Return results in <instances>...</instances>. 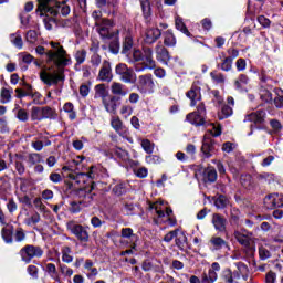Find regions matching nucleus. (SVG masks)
Returning <instances> with one entry per match:
<instances>
[{
	"label": "nucleus",
	"instance_id": "1",
	"mask_svg": "<svg viewBox=\"0 0 283 283\" xmlns=\"http://www.w3.org/2000/svg\"><path fill=\"white\" fill-rule=\"evenodd\" d=\"M52 50L45 51L43 46H36L35 52L43 56L45 54L46 63H53L57 70L50 72V69L40 72V80L44 85H59L60 81H64L65 75L63 67L70 65L72 59L67 55V51L59 42H50Z\"/></svg>",
	"mask_w": 283,
	"mask_h": 283
},
{
	"label": "nucleus",
	"instance_id": "2",
	"mask_svg": "<svg viewBox=\"0 0 283 283\" xmlns=\"http://www.w3.org/2000/svg\"><path fill=\"white\" fill-rule=\"evenodd\" d=\"M38 12L46 14V17L50 14L51 17H56V14L67 17V14H70V7H67V4L56 2V0H39Z\"/></svg>",
	"mask_w": 283,
	"mask_h": 283
},
{
	"label": "nucleus",
	"instance_id": "3",
	"mask_svg": "<svg viewBox=\"0 0 283 283\" xmlns=\"http://www.w3.org/2000/svg\"><path fill=\"white\" fill-rule=\"evenodd\" d=\"M56 118V109L50 106H33L31 108V120H45Z\"/></svg>",
	"mask_w": 283,
	"mask_h": 283
},
{
	"label": "nucleus",
	"instance_id": "4",
	"mask_svg": "<svg viewBox=\"0 0 283 283\" xmlns=\"http://www.w3.org/2000/svg\"><path fill=\"white\" fill-rule=\"evenodd\" d=\"M66 229L77 238L78 242L84 244L90 242V232L87 231L88 227H83L82 224L76 223V221H69L66 223Z\"/></svg>",
	"mask_w": 283,
	"mask_h": 283
},
{
	"label": "nucleus",
	"instance_id": "5",
	"mask_svg": "<svg viewBox=\"0 0 283 283\" xmlns=\"http://www.w3.org/2000/svg\"><path fill=\"white\" fill-rule=\"evenodd\" d=\"M19 253L22 262L25 264H30L34 258H43V249H41L39 245H24Z\"/></svg>",
	"mask_w": 283,
	"mask_h": 283
},
{
	"label": "nucleus",
	"instance_id": "6",
	"mask_svg": "<svg viewBox=\"0 0 283 283\" xmlns=\"http://www.w3.org/2000/svg\"><path fill=\"white\" fill-rule=\"evenodd\" d=\"M115 74L120 76L123 83H136V72L127 67V64H117L115 67Z\"/></svg>",
	"mask_w": 283,
	"mask_h": 283
},
{
	"label": "nucleus",
	"instance_id": "7",
	"mask_svg": "<svg viewBox=\"0 0 283 283\" xmlns=\"http://www.w3.org/2000/svg\"><path fill=\"white\" fill-rule=\"evenodd\" d=\"M237 272H232L231 269H226L221 273V277L223 282L226 283H233V277H240V275H245V273H249V268L244 265V263H238L237 264Z\"/></svg>",
	"mask_w": 283,
	"mask_h": 283
},
{
	"label": "nucleus",
	"instance_id": "8",
	"mask_svg": "<svg viewBox=\"0 0 283 283\" xmlns=\"http://www.w3.org/2000/svg\"><path fill=\"white\" fill-rule=\"evenodd\" d=\"M195 178L202 182H216V180H218V172L213 167H208L206 169L201 168L195 172Z\"/></svg>",
	"mask_w": 283,
	"mask_h": 283
},
{
	"label": "nucleus",
	"instance_id": "9",
	"mask_svg": "<svg viewBox=\"0 0 283 283\" xmlns=\"http://www.w3.org/2000/svg\"><path fill=\"white\" fill-rule=\"evenodd\" d=\"M97 32L102 39H112L116 32L112 31V20L98 19L96 20Z\"/></svg>",
	"mask_w": 283,
	"mask_h": 283
},
{
	"label": "nucleus",
	"instance_id": "10",
	"mask_svg": "<svg viewBox=\"0 0 283 283\" xmlns=\"http://www.w3.org/2000/svg\"><path fill=\"white\" fill-rule=\"evenodd\" d=\"M154 76L151 74L140 75L137 81V88L142 94H146V92H154Z\"/></svg>",
	"mask_w": 283,
	"mask_h": 283
},
{
	"label": "nucleus",
	"instance_id": "11",
	"mask_svg": "<svg viewBox=\"0 0 283 283\" xmlns=\"http://www.w3.org/2000/svg\"><path fill=\"white\" fill-rule=\"evenodd\" d=\"M113 78L114 74L112 73V64L109 61L105 60L99 69L97 81H102L103 83H112Z\"/></svg>",
	"mask_w": 283,
	"mask_h": 283
},
{
	"label": "nucleus",
	"instance_id": "12",
	"mask_svg": "<svg viewBox=\"0 0 283 283\" xmlns=\"http://www.w3.org/2000/svg\"><path fill=\"white\" fill-rule=\"evenodd\" d=\"M62 171L65 178H70V180H73V184L78 185V187H83L87 180V175H85V172L74 175V172H70L71 170L67 166H64Z\"/></svg>",
	"mask_w": 283,
	"mask_h": 283
},
{
	"label": "nucleus",
	"instance_id": "13",
	"mask_svg": "<svg viewBox=\"0 0 283 283\" xmlns=\"http://www.w3.org/2000/svg\"><path fill=\"white\" fill-rule=\"evenodd\" d=\"M111 127H113L116 134H119L122 138H127V136H129V130L125 128L123 120L118 116L111 117Z\"/></svg>",
	"mask_w": 283,
	"mask_h": 283
},
{
	"label": "nucleus",
	"instance_id": "14",
	"mask_svg": "<svg viewBox=\"0 0 283 283\" xmlns=\"http://www.w3.org/2000/svg\"><path fill=\"white\" fill-rule=\"evenodd\" d=\"M187 98H189L190 107H196L198 101H201L202 94L200 93V85L198 83H193L191 88L186 93Z\"/></svg>",
	"mask_w": 283,
	"mask_h": 283
},
{
	"label": "nucleus",
	"instance_id": "15",
	"mask_svg": "<svg viewBox=\"0 0 283 283\" xmlns=\"http://www.w3.org/2000/svg\"><path fill=\"white\" fill-rule=\"evenodd\" d=\"M264 205L266 209H275V207H283V195L271 193L265 197Z\"/></svg>",
	"mask_w": 283,
	"mask_h": 283
},
{
	"label": "nucleus",
	"instance_id": "16",
	"mask_svg": "<svg viewBox=\"0 0 283 283\" xmlns=\"http://www.w3.org/2000/svg\"><path fill=\"white\" fill-rule=\"evenodd\" d=\"M201 151H202V154H205L206 158L211 157L213 151H216V144L213 143V139H211L209 134H206L203 136Z\"/></svg>",
	"mask_w": 283,
	"mask_h": 283
},
{
	"label": "nucleus",
	"instance_id": "17",
	"mask_svg": "<svg viewBox=\"0 0 283 283\" xmlns=\"http://www.w3.org/2000/svg\"><path fill=\"white\" fill-rule=\"evenodd\" d=\"M120 235L124 240H129L130 249H136L138 235L134 233L132 228H123Z\"/></svg>",
	"mask_w": 283,
	"mask_h": 283
},
{
	"label": "nucleus",
	"instance_id": "18",
	"mask_svg": "<svg viewBox=\"0 0 283 283\" xmlns=\"http://www.w3.org/2000/svg\"><path fill=\"white\" fill-rule=\"evenodd\" d=\"M153 54L154 51H151V49L144 48L142 61L145 67H148V70H154V67H156V61H154Z\"/></svg>",
	"mask_w": 283,
	"mask_h": 283
},
{
	"label": "nucleus",
	"instance_id": "19",
	"mask_svg": "<svg viewBox=\"0 0 283 283\" xmlns=\"http://www.w3.org/2000/svg\"><path fill=\"white\" fill-rule=\"evenodd\" d=\"M155 52H156L157 61H160L161 63H165L166 65H167V63H169L171 56L169 55V51H167L165 45L157 44L155 48Z\"/></svg>",
	"mask_w": 283,
	"mask_h": 283
},
{
	"label": "nucleus",
	"instance_id": "20",
	"mask_svg": "<svg viewBox=\"0 0 283 283\" xmlns=\"http://www.w3.org/2000/svg\"><path fill=\"white\" fill-rule=\"evenodd\" d=\"M212 224L216 231H219L220 233L227 231V219L220 213L212 214Z\"/></svg>",
	"mask_w": 283,
	"mask_h": 283
},
{
	"label": "nucleus",
	"instance_id": "21",
	"mask_svg": "<svg viewBox=\"0 0 283 283\" xmlns=\"http://www.w3.org/2000/svg\"><path fill=\"white\" fill-rule=\"evenodd\" d=\"M234 238L240 244H242V247H250L253 233L247 232V230H243L242 232L234 231Z\"/></svg>",
	"mask_w": 283,
	"mask_h": 283
},
{
	"label": "nucleus",
	"instance_id": "22",
	"mask_svg": "<svg viewBox=\"0 0 283 283\" xmlns=\"http://www.w3.org/2000/svg\"><path fill=\"white\" fill-rule=\"evenodd\" d=\"M163 35V32H160V29L158 28H150L146 31L144 41L145 43H148L151 45V43H156L158 41V38Z\"/></svg>",
	"mask_w": 283,
	"mask_h": 283
},
{
	"label": "nucleus",
	"instance_id": "23",
	"mask_svg": "<svg viewBox=\"0 0 283 283\" xmlns=\"http://www.w3.org/2000/svg\"><path fill=\"white\" fill-rule=\"evenodd\" d=\"M186 120H188V123L195 125L196 127H200L207 124V119H205L203 115H200L197 112L189 113L186 116Z\"/></svg>",
	"mask_w": 283,
	"mask_h": 283
},
{
	"label": "nucleus",
	"instance_id": "24",
	"mask_svg": "<svg viewBox=\"0 0 283 283\" xmlns=\"http://www.w3.org/2000/svg\"><path fill=\"white\" fill-rule=\"evenodd\" d=\"M102 103L108 114H116V109H118V105L116 104V97L108 95L102 101Z\"/></svg>",
	"mask_w": 283,
	"mask_h": 283
},
{
	"label": "nucleus",
	"instance_id": "25",
	"mask_svg": "<svg viewBox=\"0 0 283 283\" xmlns=\"http://www.w3.org/2000/svg\"><path fill=\"white\" fill-rule=\"evenodd\" d=\"M264 118H266V112L264 111H256L245 116V120L255 123V125H262V123H264Z\"/></svg>",
	"mask_w": 283,
	"mask_h": 283
},
{
	"label": "nucleus",
	"instance_id": "26",
	"mask_svg": "<svg viewBox=\"0 0 283 283\" xmlns=\"http://www.w3.org/2000/svg\"><path fill=\"white\" fill-rule=\"evenodd\" d=\"M209 247L212 251H220V249H227L229 244L220 237H211L209 240Z\"/></svg>",
	"mask_w": 283,
	"mask_h": 283
},
{
	"label": "nucleus",
	"instance_id": "27",
	"mask_svg": "<svg viewBox=\"0 0 283 283\" xmlns=\"http://www.w3.org/2000/svg\"><path fill=\"white\" fill-rule=\"evenodd\" d=\"M111 92L114 96H127V88L119 82H113L111 85Z\"/></svg>",
	"mask_w": 283,
	"mask_h": 283
},
{
	"label": "nucleus",
	"instance_id": "28",
	"mask_svg": "<svg viewBox=\"0 0 283 283\" xmlns=\"http://www.w3.org/2000/svg\"><path fill=\"white\" fill-rule=\"evenodd\" d=\"M109 96V91L107 90V86L105 84H97L95 86V98H102V101H105Z\"/></svg>",
	"mask_w": 283,
	"mask_h": 283
},
{
	"label": "nucleus",
	"instance_id": "29",
	"mask_svg": "<svg viewBox=\"0 0 283 283\" xmlns=\"http://www.w3.org/2000/svg\"><path fill=\"white\" fill-rule=\"evenodd\" d=\"M62 252V262L65 264H72L74 262V256H72V248L64 245L61 249Z\"/></svg>",
	"mask_w": 283,
	"mask_h": 283
},
{
	"label": "nucleus",
	"instance_id": "30",
	"mask_svg": "<svg viewBox=\"0 0 283 283\" xmlns=\"http://www.w3.org/2000/svg\"><path fill=\"white\" fill-rule=\"evenodd\" d=\"M9 39L14 48H18V50H23V38L21 36V33H12L9 35Z\"/></svg>",
	"mask_w": 283,
	"mask_h": 283
},
{
	"label": "nucleus",
	"instance_id": "31",
	"mask_svg": "<svg viewBox=\"0 0 283 283\" xmlns=\"http://www.w3.org/2000/svg\"><path fill=\"white\" fill-rule=\"evenodd\" d=\"M45 271L55 282H61V276H59V272H56V265L54 263H46Z\"/></svg>",
	"mask_w": 283,
	"mask_h": 283
},
{
	"label": "nucleus",
	"instance_id": "32",
	"mask_svg": "<svg viewBox=\"0 0 283 283\" xmlns=\"http://www.w3.org/2000/svg\"><path fill=\"white\" fill-rule=\"evenodd\" d=\"M175 238L176 245L179 249H187V235H185V232H180V230H178Z\"/></svg>",
	"mask_w": 283,
	"mask_h": 283
},
{
	"label": "nucleus",
	"instance_id": "33",
	"mask_svg": "<svg viewBox=\"0 0 283 283\" xmlns=\"http://www.w3.org/2000/svg\"><path fill=\"white\" fill-rule=\"evenodd\" d=\"M214 207L217 209H224V207H229V198L224 195H219L214 198Z\"/></svg>",
	"mask_w": 283,
	"mask_h": 283
},
{
	"label": "nucleus",
	"instance_id": "34",
	"mask_svg": "<svg viewBox=\"0 0 283 283\" xmlns=\"http://www.w3.org/2000/svg\"><path fill=\"white\" fill-rule=\"evenodd\" d=\"M109 43V50L113 52V54H118V51L120 50V42L118 41V31H116V34L111 38Z\"/></svg>",
	"mask_w": 283,
	"mask_h": 283
},
{
	"label": "nucleus",
	"instance_id": "35",
	"mask_svg": "<svg viewBox=\"0 0 283 283\" xmlns=\"http://www.w3.org/2000/svg\"><path fill=\"white\" fill-rule=\"evenodd\" d=\"M164 43L168 48H174V45H176V35H174V33L170 30L165 32Z\"/></svg>",
	"mask_w": 283,
	"mask_h": 283
},
{
	"label": "nucleus",
	"instance_id": "36",
	"mask_svg": "<svg viewBox=\"0 0 283 283\" xmlns=\"http://www.w3.org/2000/svg\"><path fill=\"white\" fill-rule=\"evenodd\" d=\"M50 145H52V142H50V139H45L44 142L36 139L31 143V147H33L35 151H41L43 147H50Z\"/></svg>",
	"mask_w": 283,
	"mask_h": 283
},
{
	"label": "nucleus",
	"instance_id": "37",
	"mask_svg": "<svg viewBox=\"0 0 283 283\" xmlns=\"http://www.w3.org/2000/svg\"><path fill=\"white\" fill-rule=\"evenodd\" d=\"M233 114V108L229 105H223L221 111L218 113L219 120H224V118H229Z\"/></svg>",
	"mask_w": 283,
	"mask_h": 283
},
{
	"label": "nucleus",
	"instance_id": "38",
	"mask_svg": "<svg viewBox=\"0 0 283 283\" xmlns=\"http://www.w3.org/2000/svg\"><path fill=\"white\" fill-rule=\"evenodd\" d=\"M260 99L262 103H273V93L266 88L260 90Z\"/></svg>",
	"mask_w": 283,
	"mask_h": 283
},
{
	"label": "nucleus",
	"instance_id": "39",
	"mask_svg": "<svg viewBox=\"0 0 283 283\" xmlns=\"http://www.w3.org/2000/svg\"><path fill=\"white\" fill-rule=\"evenodd\" d=\"M12 101V92L8 88H2L0 94V103L2 105H6Z\"/></svg>",
	"mask_w": 283,
	"mask_h": 283
},
{
	"label": "nucleus",
	"instance_id": "40",
	"mask_svg": "<svg viewBox=\"0 0 283 283\" xmlns=\"http://www.w3.org/2000/svg\"><path fill=\"white\" fill-rule=\"evenodd\" d=\"M39 222H41V214H39V212H34L31 217L24 220L27 227H34V224H39Z\"/></svg>",
	"mask_w": 283,
	"mask_h": 283
},
{
	"label": "nucleus",
	"instance_id": "41",
	"mask_svg": "<svg viewBox=\"0 0 283 283\" xmlns=\"http://www.w3.org/2000/svg\"><path fill=\"white\" fill-rule=\"evenodd\" d=\"M63 109L64 112H66V114H69L70 120H76V112H74V104L67 102L64 104Z\"/></svg>",
	"mask_w": 283,
	"mask_h": 283
},
{
	"label": "nucleus",
	"instance_id": "42",
	"mask_svg": "<svg viewBox=\"0 0 283 283\" xmlns=\"http://www.w3.org/2000/svg\"><path fill=\"white\" fill-rule=\"evenodd\" d=\"M119 114L124 118H129V116H132V114H134V107H132V105H129V104H123L119 108Z\"/></svg>",
	"mask_w": 283,
	"mask_h": 283
},
{
	"label": "nucleus",
	"instance_id": "43",
	"mask_svg": "<svg viewBox=\"0 0 283 283\" xmlns=\"http://www.w3.org/2000/svg\"><path fill=\"white\" fill-rule=\"evenodd\" d=\"M175 25L176 28L182 32V34H186V36H189V30L187 29V25H185V22H182V18L176 17L175 19Z\"/></svg>",
	"mask_w": 283,
	"mask_h": 283
},
{
	"label": "nucleus",
	"instance_id": "44",
	"mask_svg": "<svg viewBox=\"0 0 283 283\" xmlns=\"http://www.w3.org/2000/svg\"><path fill=\"white\" fill-rule=\"evenodd\" d=\"M132 48H134V40L132 39V35H126L123 42V54H127Z\"/></svg>",
	"mask_w": 283,
	"mask_h": 283
},
{
	"label": "nucleus",
	"instance_id": "45",
	"mask_svg": "<svg viewBox=\"0 0 283 283\" xmlns=\"http://www.w3.org/2000/svg\"><path fill=\"white\" fill-rule=\"evenodd\" d=\"M1 234H2L4 242H7V244H12V235H13L12 230H10L8 228H3L1 231Z\"/></svg>",
	"mask_w": 283,
	"mask_h": 283
},
{
	"label": "nucleus",
	"instance_id": "46",
	"mask_svg": "<svg viewBox=\"0 0 283 283\" xmlns=\"http://www.w3.org/2000/svg\"><path fill=\"white\" fill-rule=\"evenodd\" d=\"M28 95L31 96L34 105H43V102H41V98H43V95H41V93L29 91Z\"/></svg>",
	"mask_w": 283,
	"mask_h": 283
},
{
	"label": "nucleus",
	"instance_id": "47",
	"mask_svg": "<svg viewBox=\"0 0 283 283\" xmlns=\"http://www.w3.org/2000/svg\"><path fill=\"white\" fill-rule=\"evenodd\" d=\"M232 67H233V60H231V57H224L221 63V70L223 72H231Z\"/></svg>",
	"mask_w": 283,
	"mask_h": 283
},
{
	"label": "nucleus",
	"instance_id": "48",
	"mask_svg": "<svg viewBox=\"0 0 283 283\" xmlns=\"http://www.w3.org/2000/svg\"><path fill=\"white\" fill-rule=\"evenodd\" d=\"M140 145L146 154H154V144L149 139H143Z\"/></svg>",
	"mask_w": 283,
	"mask_h": 283
},
{
	"label": "nucleus",
	"instance_id": "49",
	"mask_svg": "<svg viewBox=\"0 0 283 283\" xmlns=\"http://www.w3.org/2000/svg\"><path fill=\"white\" fill-rule=\"evenodd\" d=\"M25 39L28 43H36L39 40V34L34 30H30L27 32Z\"/></svg>",
	"mask_w": 283,
	"mask_h": 283
},
{
	"label": "nucleus",
	"instance_id": "50",
	"mask_svg": "<svg viewBox=\"0 0 283 283\" xmlns=\"http://www.w3.org/2000/svg\"><path fill=\"white\" fill-rule=\"evenodd\" d=\"M87 56L86 50H80L75 53V61L78 63V65L85 63V59Z\"/></svg>",
	"mask_w": 283,
	"mask_h": 283
},
{
	"label": "nucleus",
	"instance_id": "51",
	"mask_svg": "<svg viewBox=\"0 0 283 283\" xmlns=\"http://www.w3.org/2000/svg\"><path fill=\"white\" fill-rule=\"evenodd\" d=\"M150 208L156 211L158 218H165V210L163 209V203L155 202L150 206Z\"/></svg>",
	"mask_w": 283,
	"mask_h": 283
},
{
	"label": "nucleus",
	"instance_id": "52",
	"mask_svg": "<svg viewBox=\"0 0 283 283\" xmlns=\"http://www.w3.org/2000/svg\"><path fill=\"white\" fill-rule=\"evenodd\" d=\"M212 128L209 130L210 136L218 137L222 134V126L220 124H211Z\"/></svg>",
	"mask_w": 283,
	"mask_h": 283
},
{
	"label": "nucleus",
	"instance_id": "53",
	"mask_svg": "<svg viewBox=\"0 0 283 283\" xmlns=\"http://www.w3.org/2000/svg\"><path fill=\"white\" fill-rule=\"evenodd\" d=\"M60 273H62V275H65V277H72V275H74V270L65 264H62L60 265Z\"/></svg>",
	"mask_w": 283,
	"mask_h": 283
},
{
	"label": "nucleus",
	"instance_id": "54",
	"mask_svg": "<svg viewBox=\"0 0 283 283\" xmlns=\"http://www.w3.org/2000/svg\"><path fill=\"white\" fill-rule=\"evenodd\" d=\"M17 118L20 119L22 123H27V120L30 118V115L28 114V111L20 108L18 109Z\"/></svg>",
	"mask_w": 283,
	"mask_h": 283
},
{
	"label": "nucleus",
	"instance_id": "55",
	"mask_svg": "<svg viewBox=\"0 0 283 283\" xmlns=\"http://www.w3.org/2000/svg\"><path fill=\"white\" fill-rule=\"evenodd\" d=\"M42 157L39 153H32L29 155V163L30 165H39L41 163Z\"/></svg>",
	"mask_w": 283,
	"mask_h": 283
},
{
	"label": "nucleus",
	"instance_id": "56",
	"mask_svg": "<svg viewBox=\"0 0 283 283\" xmlns=\"http://www.w3.org/2000/svg\"><path fill=\"white\" fill-rule=\"evenodd\" d=\"M249 83V77L244 74L240 75L234 82L235 87L240 88L242 85H247Z\"/></svg>",
	"mask_w": 283,
	"mask_h": 283
},
{
	"label": "nucleus",
	"instance_id": "57",
	"mask_svg": "<svg viewBox=\"0 0 283 283\" xmlns=\"http://www.w3.org/2000/svg\"><path fill=\"white\" fill-rule=\"evenodd\" d=\"M210 76L214 83H224V75L222 73L213 71L210 73Z\"/></svg>",
	"mask_w": 283,
	"mask_h": 283
},
{
	"label": "nucleus",
	"instance_id": "58",
	"mask_svg": "<svg viewBox=\"0 0 283 283\" xmlns=\"http://www.w3.org/2000/svg\"><path fill=\"white\" fill-rule=\"evenodd\" d=\"M15 242H23L25 240V232L23 228H18L14 233Z\"/></svg>",
	"mask_w": 283,
	"mask_h": 283
},
{
	"label": "nucleus",
	"instance_id": "59",
	"mask_svg": "<svg viewBox=\"0 0 283 283\" xmlns=\"http://www.w3.org/2000/svg\"><path fill=\"white\" fill-rule=\"evenodd\" d=\"M0 132L1 134H8V132H10L8 119H6V117H0Z\"/></svg>",
	"mask_w": 283,
	"mask_h": 283
},
{
	"label": "nucleus",
	"instance_id": "60",
	"mask_svg": "<svg viewBox=\"0 0 283 283\" xmlns=\"http://www.w3.org/2000/svg\"><path fill=\"white\" fill-rule=\"evenodd\" d=\"M259 255H260L261 260H269V258H271V252L266 248L260 247Z\"/></svg>",
	"mask_w": 283,
	"mask_h": 283
},
{
	"label": "nucleus",
	"instance_id": "61",
	"mask_svg": "<svg viewBox=\"0 0 283 283\" xmlns=\"http://www.w3.org/2000/svg\"><path fill=\"white\" fill-rule=\"evenodd\" d=\"M134 174L135 176H137V178H147L148 170L145 167H140V168L134 169Z\"/></svg>",
	"mask_w": 283,
	"mask_h": 283
},
{
	"label": "nucleus",
	"instance_id": "62",
	"mask_svg": "<svg viewBox=\"0 0 283 283\" xmlns=\"http://www.w3.org/2000/svg\"><path fill=\"white\" fill-rule=\"evenodd\" d=\"M33 205L41 213H45L46 207L44 206L43 201H41V198H35L33 201Z\"/></svg>",
	"mask_w": 283,
	"mask_h": 283
},
{
	"label": "nucleus",
	"instance_id": "63",
	"mask_svg": "<svg viewBox=\"0 0 283 283\" xmlns=\"http://www.w3.org/2000/svg\"><path fill=\"white\" fill-rule=\"evenodd\" d=\"M275 280H277V274H275L273 271L266 273L265 283H275Z\"/></svg>",
	"mask_w": 283,
	"mask_h": 283
},
{
	"label": "nucleus",
	"instance_id": "64",
	"mask_svg": "<svg viewBox=\"0 0 283 283\" xmlns=\"http://www.w3.org/2000/svg\"><path fill=\"white\" fill-rule=\"evenodd\" d=\"M273 103L275 105V107L277 109H282L283 107V96L282 95H277L274 99H273Z\"/></svg>",
	"mask_w": 283,
	"mask_h": 283
}]
</instances>
